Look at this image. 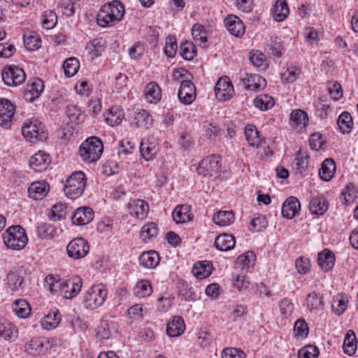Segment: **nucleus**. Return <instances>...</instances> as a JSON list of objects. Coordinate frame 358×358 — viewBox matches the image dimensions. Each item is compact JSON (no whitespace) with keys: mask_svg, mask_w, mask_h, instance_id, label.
I'll use <instances>...</instances> for the list:
<instances>
[{"mask_svg":"<svg viewBox=\"0 0 358 358\" xmlns=\"http://www.w3.org/2000/svg\"><path fill=\"white\" fill-rule=\"evenodd\" d=\"M124 6L119 1H113L101 6L96 15V22L102 27H111L122 20Z\"/></svg>","mask_w":358,"mask_h":358,"instance_id":"nucleus-1","label":"nucleus"},{"mask_svg":"<svg viewBox=\"0 0 358 358\" xmlns=\"http://www.w3.org/2000/svg\"><path fill=\"white\" fill-rule=\"evenodd\" d=\"M103 150L101 140L96 136L88 137L79 147V156L83 161L87 163L99 160Z\"/></svg>","mask_w":358,"mask_h":358,"instance_id":"nucleus-2","label":"nucleus"},{"mask_svg":"<svg viewBox=\"0 0 358 358\" xmlns=\"http://www.w3.org/2000/svg\"><path fill=\"white\" fill-rule=\"evenodd\" d=\"M2 237L5 245L13 250H22L28 242L25 229L20 225L9 227L3 234Z\"/></svg>","mask_w":358,"mask_h":358,"instance_id":"nucleus-3","label":"nucleus"},{"mask_svg":"<svg viewBox=\"0 0 358 358\" xmlns=\"http://www.w3.org/2000/svg\"><path fill=\"white\" fill-rule=\"evenodd\" d=\"M87 178L83 171H76L66 179L63 191L66 197L76 199L81 196L86 187Z\"/></svg>","mask_w":358,"mask_h":358,"instance_id":"nucleus-4","label":"nucleus"},{"mask_svg":"<svg viewBox=\"0 0 358 358\" xmlns=\"http://www.w3.org/2000/svg\"><path fill=\"white\" fill-rule=\"evenodd\" d=\"M107 295L108 289L105 285L103 284L92 285L84 293V306L88 309H96L104 303Z\"/></svg>","mask_w":358,"mask_h":358,"instance_id":"nucleus-5","label":"nucleus"},{"mask_svg":"<svg viewBox=\"0 0 358 358\" xmlns=\"http://www.w3.org/2000/svg\"><path fill=\"white\" fill-rule=\"evenodd\" d=\"M24 137L29 141H43L48 138V134L43 123L36 118L26 120L22 127Z\"/></svg>","mask_w":358,"mask_h":358,"instance_id":"nucleus-6","label":"nucleus"},{"mask_svg":"<svg viewBox=\"0 0 358 358\" xmlns=\"http://www.w3.org/2000/svg\"><path fill=\"white\" fill-rule=\"evenodd\" d=\"M4 83L10 87H17L24 83L26 74L22 68L10 65L4 67L1 72Z\"/></svg>","mask_w":358,"mask_h":358,"instance_id":"nucleus-7","label":"nucleus"},{"mask_svg":"<svg viewBox=\"0 0 358 358\" xmlns=\"http://www.w3.org/2000/svg\"><path fill=\"white\" fill-rule=\"evenodd\" d=\"M221 170V158L219 155L207 156L197 166L198 174L206 177L217 174Z\"/></svg>","mask_w":358,"mask_h":358,"instance_id":"nucleus-8","label":"nucleus"},{"mask_svg":"<svg viewBox=\"0 0 358 358\" xmlns=\"http://www.w3.org/2000/svg\"><path fill=\"white\" fill-rule=\"evenodd\" d=\"M89 250L88 243L83 238L73 239L66 246L68 256L74 259L85 257L88 254Z\"/></svg>","mask_w":358,"mask_h":358,"instance_id":"nucleus-9","label":"nucleus"},{"mask_svg":"<svg viewBox=\"0 0 358 358\" xmlns=\"http://www.w3.org/2000/svg\"><path fill=\"white\" fill-rule=\"evenodd\" d=\"M82 286V278L78 275H74L61 282L60 292L65 299H71L80 292Z\"/></svg>","mask_w":358,"mask_h":358,"instance_id":"nucleus-10","label":"nucleus"},{"mask_svg":"<svg viewBox=\"0 0 358 358\" xmlns=\"http://www.w3.org/2000/svg\"><path fill=\"white\" fill-rule=\"evenodd\" d=\"M216 98L220 101L230 99L234 94V86L227 76L220 78L215 87Z\"/></svg>","mask_w":358,"mask_h":358,"instance_id":"nucleus-11","label":"nucleus"},{"mask_svg":"<svg viewBox=\"0 0 358 358\" xmlns=\"http://www.w3.org/2000/svg\"><path fill=\"white\" fill-rule=\"evenodd\" d=\"M51 163L50 155L39 150L31 157L29 161V166L36 172L45 171Z\"/></svg>","mask_w":358,"mask_h":358,"instance_id":"nucleus-12","label":"nucleus"},{"mask_svg":"<svg viewBox=\"0 0 358 358\" xmlns=\"http://www.w3.org/2000/svg\"><path fill=\"white\" fill-rule=\"evenodd\" d=\"M178 96L182 103L185 105L192 103L196 98L194 85L190 80H182L178 92Z\"/></svg>","mask_w":358,"mask_h":358,"instance_id":"nucleus-13","label":"nucleus"},{"mask_svg":"<svg viewBox=\"0 0 358 358\" xmlns=\"http://www.w3.org/2000/svg\"><path fill=\"white\" fill-rule=\"evenodd\" d=\"M224 26L228 31L236 37H241L245 31L242 20L235 15H228L224 20Z\"/></svg>","mask_w":358,"mask_h":358,"instance_id":"nucleus-14","label":"nucleus"},{"mask_svg":"<svg viewBox=\"0 0 358 358\" xmlns=\"http://www.w3.org/2000/svg\"><path fill=\"white\" fill-rule=\"evenodd\" d=\"M43 82L40 78H34L27 85L24 91V98L28 102H33L43 92Z\"/></svg>","mask_w":358,"mask_h":358,"instance_id":"nucleus-15","label":"nucleus"},{"mask_svg":"<svg viewBox=\"0 0 358 358\" xmlns=\"http://www.w3.org/2000/svg\"><path fill=\"white\" fill-rule=\"evenodd\" d=\"M301 203L295 196L288 197L282 203L281 213L283 217L291 220L299 214Z\"/></svg>","mask_w":358,"mask_h":358,"instance_id":"nucleus-16","label":"nucleus"},{"mask_svg":"<svg viewBox=\"0 0 358 358\" xmlns=\"http://www.w3.org/2000/svg\"><path fill=\"white\" fill-rule=\"evenodd\" d=\"M93 218V210L86 206L77 208L71 216L73 224L78 226H83L90 223Z\"/></svg>","mask_w":358,"mask_h":358,"instance_id":"nucleus-17","label":"nucleus"},{"mask_svg":"<svg viewBox=\"0 0 358 358\" xmlns=\"http://www.w3.org/2000/svg\"><path fill=\"white\" fill-rule=\"evenodd\" d=\"M127 208L129 213L131 216L139 219H144L149 211L148 203L142 199H134L128 203Z\"/></svg>","mask_w":358,"mask_h":358,"instance_id":"nucleus-18","label":"nucleus"},{"mask_svg":"<svg viewBox=\"0 0 358 358\" xmlns=\"http://www.w3.org/2000/svg\"><path fill=\"white\" fill-rule=\"evenodd\" d=\"M15 107L6 99H0V124L8 127L14 115Z\"/></svg>","mask_w":358,"mask_h":358,"instance_id":"nucleus-19","label":"nucleus"},{"mask_svg":"<svg viewBox=\"0 0 358 358\" xmlns=\"http://www.w3.org/2000/svg\"><path fill=\"white\" fill-rule=\"evenodd\" d=\"M50 190L49 184L45 180L33 182L28 188V194L30 198L34 200L43 199Z\"/></svg>","mask_w":358,"mask_h":358,"instance_id":"nucleus-20","label":"nucleus"},{"mask_svg":"<svg viewBox=\"0 0 358 358\" xmlns=\"http://www.w3.org/2000/svg\"><path fill=\"white\" fill-rule=\"evenodd\" d=\"M242 82L246 90L251 91H257L264 89L266 85L264 78L257 74L246 73L242 78Z\"/></svg>","mask_w":358,"mask_h":358,"instance_id":"nucleus-21","label":"nucleus"},{"mask_svg":"<svg viewBox=\"0 0 358 358\" xmlns=\"http://www.w3.org/2000/svg\"><path fill=\"white\" fill-rule=\"evenodd\" d=\"M62 317L57 309L50 310L41 319V324L43 329L52 330L55 329L61 322Z\"/></svg>","mask_w":358,"mask_h":358,"instance_id":"nucleus-22","label":"nucleus"},{"mask_svg":"<svg viewBox=\"0 0 358 358\" xmlns=\"http://www.w3.org/2000/svg\"><path fill=\"white\" fill-rule=\"evenodd\" d=\"M328 208V201L322 196L313 197L309 203V210L311 214L322 215L327 212Z\"/></svg>","mask_w":358,"mask_h":358,"instance_id":"nucleus-23","label":"nucleus"},{"mask_svg":"<svg viewBox=\"0 0 358 358\" xmlns=\"http://www.w3.org/2000/svg\"><path fill=\"white\" fill-rule=\"evenodd\" d=\"M317 264L320 268L324 272L331 270L335 264L334 253L329 250H324L318 254Z\"/></svg>","mask_w":358,"mask_h":358,"instance_id":"nucleus-24","label":"nucleus"},{"mask_svg":"<svg viewBox=\"0 0 358 358\" xmlns=\"http://www.w3.org/2000/svg\"><path fill=\"white\" fill-rule=\"evenodd\" d=\"M236 244V240L233 235L222 234L218 235L215 240L216 249L220 251L227 252L233 249Z\"/></svg>","mask_w":358,"mask_h":358,"instance_id":"nucleus-25","label":"nucleus"},{"mask_svg":"<svg viewBox=\"0 0 358 358\" xmlns=\"http://www.w3.org/2000/svg\"><path fill=\"white\" fill-rule=\"evenodd\" d=\"M124 117V110L119 106H112L105 115V121L110 127L119 125Z\"/></svg>","mask_w":358,"mask_h":358,"instance_id":"nucleus-26","label":"nucleus"},{"mask_svg":"<svg viewBox=\"0 0 358 358\" xmlns=\"http://www.w3.org/2000/svg\"><path fill=\"white\" fill-rule=\"evenodd\" d=\"M145 98L150 103H157L162 99V90L155 82H150L145 88Z\"/></svg>","mask_w":358,"mask_h":358,"instance_id":"nucleus-27","label":"nucleus"},{"mask_svg":"<svg viewBox=\"0 0 358 358\" xmlns=\"http://www.w3.org/2000/svg\"><path fill=\"white\" fill-rule=\"evenodd\" d=\"M213 271V264L209 261H200L195 263L192 271L198 279H204L208 277Z\"/></svg>","mask_w":358,"mask_h":358,"instance_id":"nucleus-28","label":"nucleus"},{"mask_svg":"<svg viewBox=\"0 0 358 358\" xmlns=\"http://www.w3.org/2000/svg\"><path fill=\"white\" fill-rule=\"evenodd\" d=\"M173 220L177 224H183L192 220L191 208L188 205H180L172 213Z\"/></svg>","mask_w":358,"mask_h":358,"instance_id":"nucleus-29","label":"nucleus"},{"mask_svg":"<svg viewBox=\"0 0 358 358\" xmlns=\"http://www.w3.org/2000/svg\"><path fill=\"white\" fill-rule=\"evenodd\" d=\"M289 119L292 123V126L296 129H303L309 122L307 113L301 109L293 110L290 113Z\"/></svg>","mask_w":358,"mask_h":358,"instance_id":"nucleus-30","label":"nucleus"},{"mask_svg":"<svg viewBox=\"0 0 358 358\" xmlns=\"http://www.w3.org/2000/svg\"><path fill=\"white\" fill-rule=\"evenodd\" d=\"M159 254L155 250L143 252L139 257L140 264L147 268H154L159 263Z\"/></svg>","mask_w":358,"mask_h":358,"instance_id":"nucleus-31","label":"nucleus"},{"mask_svg":"<svg viewBox=\"0 0 358 358\" xmlns=\"http://www.w3.org/2000/svg\"><path fill=\"white\" fill-rule=\"evenodd\" d=\"M185 329L183 319L180 316L173 317L166 325V332L170 337H176L182 334Z\"/></svg>","mask_w":358,"mask_h":358,"instance_id":"nucleus-32","label":"nucleus"},{"mask_svg":"<svg viewBox=\"0 0 358 358\" xmlns=\"http://www.w3.org/2000/svg\"><path fill=\"white\" fill-rule=\"evenodd\" d=\"M308 155L306 151L299 150L292 164L293 169L296 173H303L308 167Z\"/></svg>","mask_w":358,"mask_h":358,"instance_id":"nucleus-33","label":"nucleus"},{"mask_svg":"<svg viewBox=\"0 0 358 358\" xmlns=\"http://www.w3.org/2000/svg\"><path fill=\"white\" fill-rule=\"evenodd\" d=\"M336 164L332 159L328 158L324 160L319 170V175L324 181L330 180L336 172Z\"/></svg>","mask_w":358,"mask_h":358,"instance_id":"nucleus-34","label":"nucleus"},{"mask_svg":"<svg viewBox=\"0 0 358 358\" xmlns=\"http://www.w3.org/2000/svg\"><path fill=\"white\" fill-rule=\"evenodd\" d=\"M289 13L286 0H277L272 11L273 17L277 22L285 20Z\"/></svg>","mask_w":358,"mask_h":358,"instance_id":"nucleus-35","label":"nucleus"},{"mask_svg":"<svg viewBox=\"0 0 358 358\" xmlns=\"http://www.w3.org/2000/svg\"><path fill=\"white\" fill-rule=\"evenodd\" d=\"M159 234V229L156 223L153 222L145 224L140 231V238L141 240L148 243L156 238Z\"/></svg>","mask_w":358,"mask_h":358,"instance_id":"nucleus-36","label":"nucleus"},{"mask_svg":"<svg viewBox=\"0 0 358 358\" xmlns=\"http://www.w3.org/2000/svg\"><path fill=\"white\" fill-rule=\"evenodd\" d=\"M234 213L229 210H220L213 216L214 223L220 227L229 226L234 222Z\"/></svg>","mask_w":358,"mask_h":358,"instance_id":"nucleus-37","label":"nucleus"},{"mask_svg":"<svg viewBox=\"0 0 358 358\" xmlns=\"http://www.w3.org/2000/svg\"><path fill=\"white\" fill-rule=\"evenodd\" d=\"M192 35L195 42L202 47H206L208 41L207 31L203 25L196 23L192 26Z\"/></svg>","mask_w":358,"mask_h":358,"instance_id":"nucleus-38","label":"nucleus"},{"mask_svg":"<svg viewBox=\"0 0 358 358\" xmlns=\"http://www.w3.org/2000/svg\"><path fill=\"white\" fill-rule=\"evenodd\" d=\"M337 124L342 134L350 133L353 127V120L350 113L347 111L341 113L338 117Z\"/></svg>","mask_w":358,"mask_h":358,"instance_id":"nucleus-39","label":"nucleus"},{"mask_svg":"<svg viewBox=\"0 0 358 358\" xmlns=\"http://www.w3.org/2000/svg\"><path fill=\"white\" fill-rule=\"evenodd\" d=\"M344 352L350 356L353 355L357 350V338L352 330H348L345 334L343 344Z\"/></svg>","mask_w":358,"mask_h":358,"instance_id":"nucleus-40","label":"nucleus"},{"mask_svg":"<svg viewBox=\"0 0 358 358\" xmlns=\"http://www.w3.org/2000/svg\"><path fill=\"white\" fill-rule=\"evenodd\" d=\"M134 124L138 127L148 129L152 124V117L146 110H141L135 113Z\"/></svg>","mask_w":358,"mask_h":358,"instance_id":"nucleus-41","label":"nucleus"},{"mask_svg":"<svg viewBox=\"0 0 358 358\" xmlns=\"http://www.w3.org/2000/svg\"><path fill=\"white\" fill-rule=\"evenodd\" d=\"M45 341L42 338H31L26 345V351L32 355H38L45 351Z\"/></svg>","mask_w":358,"mask_h":358,"instance_id":"nucleus-42","label":"nucleus"},{"mask_svg":"<svg viewBox=\"0 0 358 358\" xmlns=\"http://www.w3.org/2000/svg\"><path fill=\"white\" fill-rule=\"evenodd\" d=\"M245 136L248 144L252 147L258 148L261 143L259 131L257 127L248 124L245 128Z\"/></svg>","mask_w":358,"mask_h":358,"instance_id":"nucleus-43","label":"nucleus"},{"mask_svg":"<svg viewBox=\"0 0 358 358\" xmlns=\"http://www.w3.org/2000/svg\"><path fill=\"white\" fill-rule=\"evenodd\" d=\"M134 294L138 298H145L152 292L150 282L148 280H141L134 287Z\"/></svg>","mask_w":358,"mask_h":358,"instance_id":"nucleus-44","label":"nucleus"},{"mask_svg":"<svg viewBox=\"0 0 358 358\" xmlns=\"http://www.w3.org/2000/svg\"><path fill=\"white\" fill-rule=\"evenodd\" d=\"M12 308L15 313L21 318L27 317L31 313L29 304L24 299H16L12 304Z\"/></svg>","mask_w":358,"mask_h":358,"instance_id":"nucleus-45","label":"nucleus"},{"mask_svg":"<svg viewBox=\"0 0 358 358\" xmlns=\"http://www.w3.org/2000/svg\"><path fill=\"white\" fill-rule=\"evenodd\" d=\"M56 232V227L51 224L45 222L38 224L36 234L42 239H51L55 236Z\"/></svg>","mask_w":358,"mask_h":358,"instance_id":"nucleus-46","label":"nucleus"},{"mask_svg":"<svg viewBox=\"0 0 358 358\" xmlns=\"http://www.w3.org/2000/svg\"><path fill=\"white\" fill-rule=\"evenodd\" d=\"M158 150V148L152 143H148L143 141L141 143V155L146 161H150L154 159L156 157Z\"/></svg>","mask_w":358,"mask_h":358,"instance_id":"nucleus-47","label":"nucleus"},{"mask_svg":"<svg viewBox=\"0 0 358 358\" xmlns=\"http://www.w3.org/2000/svg\"><path fill=\"white\" fill-rule=\"evenodd\" d=\"M0 335L6 340H14L18 336V331L13 323L4 322L0 325Z\"/></svg>","mask_w":358,"mask_h":358,"instance_id":"nucleus-48","label":"nucleus"},{"mask_svg":"<svg viewBox=\"0 0 358 358\" xmlns=\"http://www.w3.org/2000/svg\"><path fill=\"white\" fill-rule=\"evenodd\" d=\"M66 114L72 122L78 124L84 122L85 118V115L81 109L73 104H69L66 106Z\"/></svg>","mask_w":358,"mask_h":358,"instance_id":"nucleus-49","label":"nucleus"},{"mask_svg":"<svg viewBox=\"0 0 358 358\" xmlns=\"http://www.w3.org/2000/svg\"><path fill=\"white\" fill-rule=\"evenodd\" d=\"M180 55L185 60L190 61L193 59L196 55V48L194 43L188 41L181 43Z\"/></svg>","mask_w":358,"mask_h":358,"instance_id":"nucleus-50","label":"nucleus"},{"mask_svg":"<svg viewBox=\"0 0 358 358\" xmlns=\"http://www.w3.org/2000/svg\"><path fill=\"white\" fill-rule=\"evenodd\" d=\"M58 275H48L44 280V287L52 294L60 292L61 282Z\"/></svg>","mask_w":358,"mask_h":358,"instance_id":"nucleus-51","label":"nucleus"},{"mask_svg":"<svg viewBox=\"0 0 358 358\" xmlns=\"http://www.w3.org/2000/svg\"><path fill=\"white\" fill-rule=\"evenodd\" d=\"M80 62L76 57L66 59L63 64L64 74L66 77L73 76L78 71Z\"/></svg>","mask_w":358,"mask_h":358,"instance_id":"nucleus-52","label":"nucleus"},{"mask_svg":"<svg viewBox=\"0 0 358 358\" xmlns=\"http://www.w3.org/2000/svg\"><path fill=\"white\" fill-rule=\"evenodd\" d=\"M255 256L252 252H247L238 256L236 260V266L241 269H248L255 264Z\"/></svg>","mask_w":358,"mask_h":358,"instance_id":"nucleus-53","label":"nucleus"},{"mask_svg":"<svg viewBox=\"0 0 358 358\" xmlns=\"http://www.w3.org/2000/svg\"><path fill=\"white\" fill-rule=\"evenodd\" d=\"M255 107L262 110H266L274 106V99L267 94H260L254 99Z\"/></svg>","mask_w":358,"mask_h":358,"instance_id":"nucleus-54","label":"nucleus"},{"mask_svg":"<svg viewBox=\"0 0 358 358\" xmlns=\"http://www.w3.org/2000/svg\"><path fill=\"white\" fill-rule=\"evenodd\" d=\"M300 74V69L296 66H289L281 73L280 77L283 83H292L298 79Z\"/></svg>","mask_w":358,"mask_h":358,"instance_id":"nucleus-55","label":"nucleus"},{"mask_svg":"<svg viewBox=\"0 0 358 358\" xmlns=\"http://www.w3.org/2000/svg\"><path fill=\"white\" fill-rule=\"evenodd\" d=\"M309 333L308 325L304 319H298L294 326V334L296 338H306Z\"/></svg>","mask_w":358,"mask_h":358,"instance_id":"nucleus-56","label":"nucleus"},{"mask_svg":"<svg viewBox=\"0 0 358 358\" xmlns=\"http://www.w3.org/2000/svg\"><path fill=\"white\" fill-rule=\"evenodd\" d=\"M66 206L62 203L55 204L48 214L50 220L56 222L65 217Z\"/></svg>","mask_w":358,"mask_h":358,"instance_id":"nucleus-57","label":"nucleus"},{"mask_svg":"<svg viewBox=\"0 0 358 358\" xmlns=\"http://www.w3.org/2000/svg\"><path fill=\"white\" fill-rule=\"evenodd\" d=\"M319 354L320 350L317 346L308 345L299 350L298 358H317Z\"/></svg>","mask_w":358,"mask_h":358,"instance_id":"nucleus-58","label":"nucleus"},{"mask_svg":"<svg viewBox=\"0 0 358 358\" xmlns=\"http://www.w3.org/2000/svg\"><path fill=\"white\" fill-rule=\"evenodd\" d=\"M306 301V306L310 310L319 309L322 306V298L316 292L308 294Z\"/></svg>","mask_w":358,"mask_h":358,"instance_id":"nucleus-59","label":"nucleus"},{"mask_svg":"<svg viewBox=\"0 0 358 358\" xmlns=\"http://www.w3.org/2000/svg\"><path fill=\"white\" fill-rule=\"evenodd\" d=\"M23 41L27 50L33 51L38 49L41 45V41L36 35H24Z\"/></svg>","mask_w":358,"mask_h":358,"instance_id":"nucleus-60","label":"nucleus"},{"mask_svg":"<svg viewBox=\"0 0 358 358\" xmlns=\"http://www.w3.org/2000/svg\"><path fill=\"white\" fill-rule=\"evenodd\" d=\"M310 261L308 257H301L296 259L295 267L297 272L301 275H306L310 271Z\"/></svg>","mask_w":358,"mask_h":358,"instance_id":"nucleus-61","label":"nucleus"},{"mask_svg":"<svg viewBox=\"0 0 358 358\" xmlns=\"http://www.w3.org/2000/svg\"><path fill=\"white\" fill-rule=\"evenodd\" d=\"M347 298L344 296H336L333 300L332 310L337 315H341L347 308Z\"/></svg>","mask_w":358,"mask_h":358,"instance_id":"nucleus-62","label":"nucleus"},{"mask_svg":"<svg viewBox=\"0 0 358 358\" xmlns=\"http://www.w3.org/2000/svg\"><path fill=\"white\" fill-rule=\"evenodd\" d=\"M57 22V17L52 10L45 12L42 17L43 27L46 29H52Z\"/></svg>","mask_w":358,"mask_h":358,"instance_id":"nucleus-63","label":"nucleus"},{"mask_svg":"<svg viewBox=\"0 0 358 358\" xmlns=\"http://www.w3.org/2000/svg\"><path fill=\"white\" fill-rule=\"evenodd\" d=\"M221 358H245V354L239 348H226L221 353Z\"/></svg>","mask_w":358,"mask_h":358,"instance_id":"nucleus-64","label":"nucleus"}]
</instances>
